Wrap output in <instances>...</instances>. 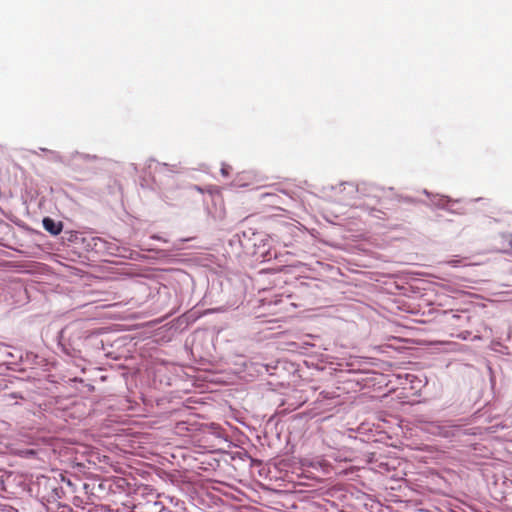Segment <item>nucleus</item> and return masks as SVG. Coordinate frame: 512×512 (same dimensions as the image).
Wrapping results in <instances>:
<instances>
[{
	"label": "nucleus",
	"mask_w": 512,
	"mask_h": 512,
	"mask_svg": "<svg viewBox=\"0 0 512 512\" xmlns=\"http://www.w3.org/2000/svg\"><path fill=\"white\" fill-rule=\"evenodd\" d=\"M42 223L44 229L52 235L60 234L63 229V224L61 221L56 222L50 217H45Z\"/></svg>",
	"instance_id": "nucleus-1"
},
{
	"label": "nucleus",
	"mask_w": 512,
	"mask_h": 512,
	"mask_svg": "<svg viewBox=\"0 0 512 512\" xmlns=\"http://www.w3.org/2000/svg\"><path fill=\"white\" fill-rule=\"evenodd\" d=\"M232 170V167L228 164H222V167H221V174L224 176V177H228L230 175V172Z\"/></svg>",
	"instance_id": "nucleus-2"
}]
</instances>
